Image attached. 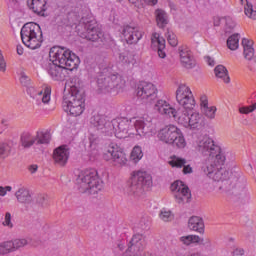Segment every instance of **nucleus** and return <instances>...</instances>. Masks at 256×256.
Here are the masks:
<instances>
[{
  "mask_svg": "<svg viewBox=\"0 0 256 256\" xmlns=\"http://www.w3.org/2000/svg\"><path fill=\"white\" fill-rule=\"evenodd\" d=\"M188 227L191 231H196L197 233H205V223L199 216H192L188 221Z\"/></svg>",
  "mask_w": 256,
  "mask_h": 256,
  "instance_id": "29",
  "label": "nucleus"
},
{
  "mask_svg": "<svg viewBox=\"0 0 256 256\" xmlns=\"http://www.w3.org/2000/svg\"><path fill=\"white\" fill-rule=\"evenodd\" d=\"M154 110L160 113V115H166V117H173L177 119V110L169 104L166 100L159 99L154 105Z\"/></svg>",
  "mask_w": 256,
  "mask_h": 256,
  "instance_id": "20",
  "label": "nucleus"
},
{
  "mask_svg": "<svg viewBox=\"0 0 256 256\" xmlns=\"http://www.w3.org/2000/svg\"><path fill=\"white\" fill-rule=\"evenodd\" d=\"M255 109H256V103H254L250 106L241 107L239 109V112L244 115H249V113H253V111H255Z\"/></svg>",
  "mask_w": 256,
  "mask_h": 256,
  "instance_id": "48",
  "label": "nucleus"
},
{
  "mask_svg": "<svg viewBox=\"0 0 256 256\" xmlns=\"http://www.w3.org/2000/svg\"><path fill=\"white\" fill-rule=\"evenodd\" d=\"M97 85L102 93H119L125 87V79L119 74H112L104 69L97 77Z\"/></svg>",
  "mask_w": 256,
  "mask_h": 256,
  "instance_id": "6",
  "label": "nucleus"
},
{
  "mask_svg": "<svg viewBox=\"0 0 256 256\" xmlns=\"http://www.w3.org/2000/svg\"><path fill=\"white\" fill-rule=\"evenodd\" d=\"M215 77L221 79L225 83H231V78L229 77V71L223 65H218L214 69Z\"/></svg>",
  "mask_w": 256,
  "mask_h": 256,
  "instance_id": "34",
  "label": "nucleus"
},
{
  "mask_svg": "<svg viewBox=\"0 0 256 256\" xmlns=\"http://www.w3.org/2000/svg\"><path fill=\"white\" fill-rule=\"evenodd\" d=\"M176 101L184 109H189L193 111L195 107V97H193V92L187 84H179L176 90Z\"/></svg>",
  "mask_w": 256,
  "mask_h": 256,
  "instance_id": "12",
  "label": "nucleus"
},
{
  "mask_svg": "<svg viewBox=\"0 0 256 256\" xmlns=\"http://www.w3.org/2000/svg\"><path fill=\"white\" fill-rule=\"evenodd\" d=\"M21 40L28 49H39L43 43V32L41 26L35 22H28L21 28Z\"/></svg>",
  "mask_w": 256,
  "mask_h": 256,
  "instance_id": "7",
  "label": "nucleus"
},
{
  "mask_svg": "<svg viewBox=\"0 0 256 256\" xmlns=\"http://www.w3.org/2000/svg\"><path fill=\"white\" fill-rule=\"evenodd\" d=\"M153 185V178L145 171H136L132 173L127 188L129 195L141 197L143 193Z\"/></svg>",
  "mask_w": 256,
  "mask_h": 256,
  "instance_id": "8",
  "label": "nucleus"
},
{
  "mask_svg": "<svg viewBox=\"0 0 256 256\" xmlns=\"http://www.w3.org/2000/svg\"><path fill=\"white\" fill-rule=\"evenodd\" d=\"M6 194H7V190H5V187L0 186V195H1L2 197H4V195H6Z\"/></svg>",
  "mask_w": 256,
  "mask_h": 256,
  "instance_id": "60",
  "label": "nucleus"
},
{
  "mask_svg": "<svg viewBox=\"0 0 256 256\" xmlns=\"http://www.w3.org/2000/svg\"><path fill=\"white\" fill-rule=\"evenodd\" d=\"M203 110V113L208 119H215V113L217 112V107H206Z\"/></svg>",
  "mask_w": 256,
  "mask_h": 256,
  "instance_id": "45",
  "label": "nucleus"
},
{
  "mask_svg": "<svg viewBox=\"0 0 256 256\" xmlns=\"http://www.w3.org/2000/svg\"><path fill=\"white\" fill-rule=\"evenodd\" d=\"M88 139L90 143V148L95 151V149H97V144L100 143L101 139H99V136H97L96 134H90Z\"/></svg>",
  "mask_w": 256,
  "mask_h": 256,
  "instance_id": "47",
  "label": "nucleus"
},
{
  "mask_svg": "<svg viewBox=\"0 0 256 256\" xmlns=\"http://www.w3.org/2000/svg\"><path fill=\"white\" fill-rule=\"evenodd\" d=\"M49 57L51 62L48 63L46 70L54 81H65L67 71L78 69L79 63H81L78 56L65 47H52Z\"/></svg>",
  "mask_w": 256,
  "mask_h": 256,
  "instance_id": "1",
  "label": "nucleus"
},
{
  "mask_svg": "<svg viewBox=\"0 0 256 256\" xmlns=\"http://www.w3.org/2000/svg\"><path fill=\"white\" fill-rule=\"evenodd\" d=\"M151 48L153 51H157L160 59H165V57H167V53H165V38L161 37L157 32L152 34Z\"/></svg>",
  "mask_w": 256,
  "mask_h": 256,
  "instance_id": "22",
  "label": "nucleus"
},
{
  "mask_svg": "<svg viewBox=\"0 0 256 256\" xmlns=\"http://www.w3.org/2000/svg\"><path fill=\"white\" fill-rule=\"evenodd\" d=\"M143 159V150L140 146H135L130 154V160L133 163H139Z\"/></svg>",
  "mask_w": 256,
  "mask_h": 256,
  "instance_id": "38",
  "label": "nucleus"
},
{
  "mask_svg": "<svg viewBox=\"0 0 256 256\" xmlns=\"http://www.w3.org/2000/svg\"><path fill=\"white\" fill-rule=\"evenodd\" d=\"M179 242L182 243V245H185L186 247H189V245L193 244L204 245L206 247L211 246V240L209 238L204 239L197 235L181 236L179 238Z\"/></svg>",
  "mask_w": 256,
  "mask_h": 256,
  "instance_id": "24",
  "label": "nucleus"
},
{
  "mask_svg": "<svg viewBox=\"0 0 256 256\" xmlns=\"http://www.w3.org/2000/svg\"><path fill=\"white\" fill-rule=\"evenodd\" d=\"M35 145H49L51 142V133L49 131H37L34 135Z\"/></svg>",
  "mask_w": 256,
  "mask_h": 256,
  "instance_id": "32",
  "label": "nucleus"
},
{
  "mask_svg": "<svg viewBox=\"0 0 256 256\" xmlns=\"http://www.w3.org/2000/svg\"><path fill=\"white\" fill-rule=\"evenodd\" d=\"M2 225H4V227H9L10 229H13V222H11V213L6 212Z\"/></svg>",
  "mask_w": 256,
  "mask_h": 256,
  "instance_id": "51",
  "label": "nucleus"
},
{
  "mask_svg": "<svg viewBox=\"0 0 256 256\" xmlns=\"http://www.w3.org/2000/svg\"><path fill=\"white\" fill-rule=\"evenodd\" d=\"M4 189L5 191H11V186H6Z\"/></svg>",
  "mask_w": 256,
  "mask_h": 256,
  "instance_id": "62",
  "label": "nucleus"
},
{
  "mask_svg": "<svg viewBox=\"0 0 256 256\" xmlns=\"http://www.w3.org/2000/svg\"><path fill=\"white\" fill-rule=\"evenodd\" d=\"M90 123L98 133L111 135L112 120L109 121L106 116L95 115L90 119Z\"/></svg>",
  "mask_w": 256,
  "mask_h": 256,
  "instance_id": "16",
  "label": "nucleus"
},
{
  "mask_svg": "<svg viewBox=\"0 0 256 256\" xmlns=\"http://www.w3.org/2000/svg\"><path fill=\"white\" fill-rule=\"evenodd\" d=\"M20 83L23 85V87L28 88L31 85V78L27 77L26 75H22L20 77Z\"/></svg>",
  "mask_w": 256,
  "mask_h": 256,
  "instance_id": "53",
  "label": "nucleus"
},
{
  "mask_svg": "<svg viewBox=\"0 0 256 256\" xmlns=\"http://www.w3.org/2000/svg\"><path fill=\"white\" fill-rule=\"evenodd\" d=\"M62 107L65 113L72 117H79L85 111V91L77 85H72L67 94H64Z\"/></svg>",
  "mask_w": 256,
  "mask_h": 256,
  "instance_id": "3",
  "label": "nucleus"
},
{
  "mask_svg": "<svg viewBox=\"0 0 256 256\" xmlns=\"http://www.w3.org/2000/svg\"><path fill=\"white\" fill-rule=\"evenodd\" d=\"M204 59L210 67H215V60L213 58H211V56H206V57H204Z\"/></svg>",
  "mask_w": 256,
  "mask_h": 256,
  "instance_id": "55",
  "label": "nucleus"
},
{
  "mask_svg": "<svg viewBox=\"0 0 256 256\" xmlns=\"http://www.w3.org/2000/svg\"><path fill=\"white\" fill-rule=\"evenodd\" d=\"M15 197L18 203H22L23 205H31V203H33V196L31 195L29 189L25 187L19 188L15 193Z\"/></svg>",
  "mask_w": 256,
  "mask_h": 256,
  "instance_id": "28",
  "label": "nucleus"
},
{
  "mask_svg": "<svg viewBox=\"0 0 256 256\" xmlns=\"http://www.w3.org/2000/svg\"><path fill=\"white\" fill-rule=\"evenodd\" d=\"M27 5L29 9L33 10V13L40 15L41 17L45 16V11H47V0H28Z\"/></svg>",
  "mask_w": 256,
  "mask_h": 256,
  "instance_id": "27",
  "label": "nucleus"
},
{
  "mask_svg": "<svg viewBox=\"0 0 256 256\" xmlns=\"http://www.w3.org/2000/svg\"><path fill=\"white\" fill-rule=\"evenodd\" d=\"M147 243L145 242V238L141 234H135L131 241L130 245L128 246L127 252L134 253L133 256L141 255V252L145 249Z\"/></svg>",
  "mask_w": 256,
  "mask_h": 256,
  "instance_id": "19",
  "label": "nucleus"
},
{
  "mask_svg": "<svg viewBox=\"0 0 256 256\" xmlns=\"http://www.w3.org/2000/svg\"><path fill=\"white\" fill-rule=\"evenodd\" d=\"M243 55L248 61H251L255 57V49L253 48V42L249 39H242Z\"/></svg>",
  "mask_w": 256,
  "mask_h": 256,
  "instance_id": "31",
  "label": "nucleus"
},
{
  "mask_svg": "<svg viewBox=\"0 0 256 256\" xmlns=\"http://www.w3.org/2000/svg\"><path fill=\"white\" fill-rule=\"evenodd\" d=\"M128 61H131V58H128Z\"/></svg>",
  "mask_w": 256,
  "mask_h": 256,
  "instance_id": "63",
  "label": "nucleus"
},
{
  "mask_svg": "<svg viewBox=\"0 0 256 256\" xmlns=\"http://www.w3.org/2000/svg\"><path fill=\"white\" fill-rule=\"evenodd\" d=\"M218 181H222L223 185L220 186V189L227 193L229 201L238 205H249L251 203V194H249L243 182L238 181L231 184L230 180H224L223 178H219Z\"/></svg>",
  "mask_w": 256,
  "mask_h": 256,
  "instance_id": "4",
  "label": "nucleus"
},
{
  "mask_svg": "<svg viewBox=\"0 0 256 256\" xmlns=\"http://www.w3.org/2000/svg\"><path fill=\"white\" fill-rule=\"evenodd\" d=\"M179 55L182 67H185V69H193V67H195V58L193 57V53L187 48V46H182L179 48Z\"/></svg>",
  "mask_w": 256,
  "mask_h": 256,
  "instance_id": "21",
  "label": "nucleus"
},
{
  "mask_svg": "<svg viewBox=\"0 0 256 256\" xmlns=\"http://www.w3.org/2000/svg\"><path fill=\"white\" fill-rule=\"evenodd\" d=\"M20 145L23 149H31L35 145V135L31 132H22L20 135Z\"/></svg>",
  "mask_w": 256,
  "mask_h": 256,
  "instance_id": "30",
  "label": "nucleus"
},
{
  "mask_svg": "<svg viewBox=\"0 0 256 256\" xmlns=\"http://www.w3.org/2000/svg\"><path fill=\"white\" fill-rule=\"evenodd\" d=\"M122 35L128 45H135L143 37V32L139 31V28L126 25L122 29Z\"/></svg>",
  "mask_w": 256,
  "mask_h": 256,
  "instance_id": "17",
  "label": "nucleus"
},
{
  "mask_svg": "<svg viewBox=\"0 0 256 256\" xmlns=\"http://www.w3.org/2000/svg\"><path fill=\"white\" fill-rule=\"evenodd\" d=\"M37 169H38L37 165H31L29 167L30 173H36Z\"/></svg>",
  "mask_w": 256,
  "mask_h": 256,
  "instance_id": "59",
  "label": "nucleus"
},
{
  "mask_svg": "<svg viewBox=\"0 0 256 256\" xmlns=\"http://www.w3.org/2000/svg\"><path fill=\"white\" fill-rule=\"evenodd\" d=\"M243 2V0H241Z\"/></svg>",
  "mask_w": 256,
  "mask_h": 256,
  "instance_id": "64",
  "label": "nucleus"
},
{
  "mask_svg": "<svg viewBox=\"0 0 256 256\" xmlns=\"http://www.w3.org/2000/svg\"><path fill=\"white\" fill-rule=\"evenodd\" d=\"M136 96L143 103H151L157 99V87L151 82L142 81L136 88Z\"/></svg>",
  "mask_w": 256,
  "mask_h": 256,
  "instance_id": "13",
  "label": "nucleus"
},
{
  "mask_svg": "<svg viewBox=\"0 0 256 256\" xmlns=\"http://www.w3.org/2000/svg\"><path fill=\"white\" fill-rule=\"evenodd\" d=\"M0 71L5 73L7 71V62H5V57H3V52L0 50Z\"/></svg>",
  "mask_w": 256,
  "mask_h": 256,
  "instance_id": "52",
  "label": "nucleus"
},
{
  "mask_svg": "<svg viewBox=\"0 0 256 256\" xmlns=\"http://www.w3.org/2000/svg\"><path fill=\"white\" fill-rule=\"evenodd\" d=\"M189 127L190 129H200V127H203V124L201 123V114L197 112H193L189 116Z\"/></svg>",
  "mask_w": 256,
  "mask_h": 256,
  "instance_id": "36",
  "label": "nucleus"
},
{
  "mask_svg": "<svg viewBox=\"0 0 256 256\" xmlns=\"http://www.w3.org/2000/svg\"><path fill=\"white\" fill-rule=\"evenodd\" d=\"M16 51L19 55H23V46L17 45Z\"/></svg>",
  "mask_w": 256,
  "mask_h": 256,
  "instance_id": "58",
  "label": "nucleus"
},
{
  "mask_svg": "<svg viewBox=\"0 0 256 256\" xmlns=\"http://www.w3.org/2000/svg\"><path fill=\"white\" fill-rule=\"evenodd\" d=\"M158 139L163 143L173 145L178 149H185V147H187V142L185 141L183 132H181V129L175 125H168L162 128L158 132Z\"/></svg>",
  "mask_w": 256,
  "mask_h": 256,
  "instance_id": "9",
  "label": "nucleus"
},
{
  "mask_svg": "<svg viewBox=\"0 0 256 256\" xmlns=\"http://www.w3.org/2000/svg\"><path fill=\"white\" fill-rule=\"evenodd\" d=\"M11 245H12V253H15L18 249H21V247H25L27 245V240L26 239H15V240H10Z\"/></svg>",
  "mask_w": 256,
  "mask_h": 256,
  "instance_id": "41",
  "label": "nucleus"
},
{
  "mask_svg": "<svg viewBox=\"0 0 256 256\" xmlns=\"http://www.w3.org/2000/svg\"><path fill=\"white\" fill-rule=\"evenodd\" d=\"M170 189L172 193H174V199L178 203H189V199H191V191L189 187H187L183 181L178 180L171 184Z\"/></svg>",
  "mask_w": 256,
  "mask_h": 256,
  "instance_id": "15",
  "label": "nucleus"
},
{
  "mask_svg": "<svg viewBox=\"0 0 256 256\" xmlns=\"http://www.w3.org/2000/svg\"><path fill=\"white\" fill-rule=\"evenodd\" d=\"M80 193H90L96 195L103 189V181L99 179V174L95 169H86L82 171L76 179Z\"/></svg>",
  "mask_w": 256,
  "mask_h": 256,
  "instance_id": "5",
  "label": "nucleus"
},
{
  "mask_svg": "<svg viewBox=\"0 0 256 256\" xmlns=\"http://www.w3.org/2000/svg\"><path fill=\"white\" fill-rule=\"evenodd\" d=\"M148 225L145 223V220H141L140 221V229H142L143 231H145V229H147Z\"/></svg>",
  "mask_w": 256,
  "mask_h": 256,
  "instance_id": "56",
  "label": "nucleus"
},
{
  "mask_svg": "<svg viewBox=\"0 0 256 256\" xmlns=\"http://www.w3.org/2000/svg\"><path fill=\"white\" fill-rule=\"evenodd\" d=\"M159 217L162 221H165L166 223L169 221H173V213L170 210L162 209Z\"/></svg>",
  "mask_w": 256,
  "mask_h": 256,
  "instance_id": "43",
  "label": "nucleus"
},
{
  "mask_svg": "<svg viewBox=\"0 0 256 256\" xmlns=\"http://www.w3.org/2000/svg\"><path fill=\"white\" fill-rule=\"evenodd\" d=\"M244 13L250 19H254V21H256V11L253 10V5L247 3V5L244 8Z\"/></svg>",
  "mask_w": 256,
  "mask_h": 256,
  "instance_id": "44",
  "label": "nucleus"
},
{
  "mask_svg": "<svg viewBox=\"0 0 256 256\" xmlns=\"http://www.w3.org/2000/svg\"><path fill=\"white\" fill-rule=\"evenodd\" d=\"M239 33L231 35L227 39V47L231 51H236V49H239Z\"/></svg>",
  "mask_w": 256,
  "mask_h": 256,
  "instance_id": "37",
  "label": "nucleus"
},
{
  "mask_svg": "<svg viewBox=\"0 0 256 256\" xmlns=\"http://www.w3.org/2000/svg\"><path fill=\"white\" fill-rule=\"evenodd\" d=\"M156 23L160 29H163L169 23V16L167 12L162 9H157L155 11Z\"/></svg>",
  "mask_w": 256,
  "mask_h": 256,
  "instance_id": "33",
  "label": "nucleus"
},
{
  "mask_svg": "<svg viewBox=\"0 0 256 256\" xmlns=\"http://www.w3.org/2000/svg\"><path fill=\"white\" fill-rule=\"evenodd\" d=\"M129 3H132V5H137L139 3V0H128Z\"/></svg>",
  "mask_w": 256,
  "mask_h": 256,
  "instance_id": "61",
  "label": "nucleus"
},
{
  "mask_svg": "<svg viewBox=\"0 0 256 256\" xmlns=\"http://www.w3.org/2000/svg\"><path fill=\"white\" fill-rule=\"evenodd\" d=\"M53 160L56 165L65 167L69 161V148L67 146H59L53 152Z\"/></svg>",
  "mask_w": 256,
  "mask_h": 256,
  "instance_id": "23",
  "label": "nucleus"
},
{
  "mask_svg": "<svg viewBox=\"0 0 256 256\" xmlns=\"http://www.w3.org/2000/svg\"><path fill=\"white\" fill-rule=\"evenodd\" d=\"M9 145L7 144H0V163L3 161V159H6V157H9Z\"/></svg>",
  "mask_w": 256,
  "mask_h": 256,
  "instance_id": "46",
  "label": "nucleus"
},
{
  "mask_svg": "<svg viewBox=\"0 0 256 256\" xmlns=\"http://www.w3.org/2000/svg\"><path fill=\"white\" fill-rule=\"evenodd\" d=\"M13 253L11 241L0 242V255H9Z\"/></svg>",
  "mask_w": 256,
  "mask_h": 256,
  "instance_id": "40",
  "label": "nucleus"
},
{
  "mask_svg": "<svg viewBox=\"0 0 256 256\" xmlns=\"http://www.w3.org/2000/svg\"><path fill=\"white\" fill-rule=\"evenodd\" d=\"M133 127L137 135H147L153 131V123L151 120H145V118L136 120L131 128Z\"/></svg>",
  "mask_w": 256,
  "mask_h": 256,
  "instance_id": "25",
  "label": "nucleus"
},
{
  "mask_svg": "<svg viewBox=\"0 0 256 256\" xmlns=\"http://www.w3.org/2000/svg\"><path fill=\"white\" fill-rule=\"evenodd\" d=\"M167 41L171 47H177L179 41L177 40V36L172 31H167L166 33Z\"/></svg>",
  "mask_w": 256,
  "mask_h": 256,
  "instance_id": "42",
  "label": "nucleus"
},
{
  "mask_svg": "<svg viewBox=\"0 0 256 256\" xmlns=\"http://www.w3.org/2000/svg\"><path fill=\"white\" fill-rule=\"evenodd\" d=\"M169 165L171 167H177L178 169H181L183 167L182 172L184 175H188L189 173H193V168L191 165L187 164V160L178 156H172L171 160L169 161Z\"/></svg>",
  "mask_w": 256,
  "mask_h": 256,
  "instance_id": "26",
  "label": "nucleus"
},
{
  "mask_svg": "<svg viewBox=\"0 0 256 256\" xmlns=\"http://www.w3.org/2000/svg\"><path fill=\"white\" fill-rule=\"evenodd\" d=\"M27 94L32 97V99H37V101H41V103H44V105H47L49 101H51V87H45L44 91H37L33 87V85H30L26 88Z\"/></svg>",
  "mask_w": 256,
  "mask_h": 256,
  "instance_id": "18",
  "label": "nucleus"
},
{
  "mask_svg": "<svg viewBox=\"0 0 256 256\" xmlns=\"http://www.w3.org/2000/svg\"><path fill=\"white\" fill-rule=\"evenodd\" d=\"M104 161H109L114 167L127 165V154L116 144L109 145L103 153Z\"/></svg>",
  "mask_w": 256,
  "mask_h": 256,
  "instance_id": "11",
  "label": "nucleus"
},
{
  "mask_svg": "<svg viewBox=\"0 0 256 256\" xmlns=\"http://www.w3.org/2000/svg\"><path fill=\"white\" fill-rule=\"evenodd\" d=\"M189 111H191L190 109H185L184 111H182L181 114L177 113L176 111V118H174L176 121H178V123L180 125H183V127H189V117L191 115V113H189Z\"/></svg>",
  "mask_w": 256,
  "mask_h": 256,
  "instance_id": "35",
  "label": "nucleus"
},
{
  "mask_svg": "<svg viewBox=\"0 0 256 256\" xmlns=\"http://www.w3.org/2000/svg\"><path fill=\"white\" fill-rule=\"evenodd\" d=\"M85 25V31L81 34L82 39L92 41V43H103V30L97 25L95 19L82 18Z\"/></svg>",
  "mask_w": 256,
  "mask_h": 256,
  "instance_id": "10",
  "label": "nucleus"
},
{
  "mask_svg": "<svg viewBox=\"0 0 256 256\" xmlns=\"http://www.w3.org/2000/svg\"><path fill=\"white\" fill-rule=\"evenodd\" d=\"M225 25H226V32L232 31V29H235L236 23L233 21V18L227 16L225 17Z\"/></svg>",
  "mask_w": 256,
  "mask_h": 256,
  "instance_id": "49",
  "label": "nucleus"
},
{
  "mask_svg": "<svg viewBox=\"0 0 256 256\" xmlns=\"http://www.w3.org/2000/svg\"><path fill=\"white\" fill-rule=\"evenodd\" d=\"M200 101H201L202 109H206L207 107H209V102L207 101V96H202L200 98Z\"/></svg>",
  "mask_w": 256,
  "mask_h": 256,
  "instance_id": "54",
  "label": "nucleus"
},
{
  "mask_svg": "<svg viewBox=\"0 0 256 256\" xmlns=\"http://www.w3.org/2000/svg\"><path fill=\"white\" fill-rule=\"evenodd\" d=\"M131 121L125 118H116L112 120L111 135H115L118 139H125L127 135H133L131 130Z\"/></svg>",
  "mask_w": 256,
  "mask_h": 256,
  "instance_id": "14",
  "label": "nucleus"
},
{
  "mask_svg": "<svg viewBox=\"0 0 256 256\" xmlns=\"http://www.w3.org/2000/svg\"><path fill=\"white\" fill-rule=\"evenodd\" d=\"M147 5H157L158 0H144Z\"/></svg>",
  "mask_w": 256,
  "mask_h": 256,
  "instance_id": "57",
  "label": "nucleus"
},
{
  "mask_svg": "<svg viewBox=\"0 0 256 256\" xmlns=\"http://www.w3.org/2000/svg\"><path fill=\"white\" fill-rule=\"evenodd\" d=\"M36 203H38V205H40L41 207H47L48 205L47 195L45 194L38 195Z\"/></svg>",
  "mask_w": 256,
  "mask_h": 256,
  "instance_id": "50",
  "label": "nucleus"
},
{
  "mask_svg": "<svg viewBox=\"0 0 256 256\" xmlns=\"http://www.w3.org/2000/svg\"><path fill=\"white\" fill-rule=\"evenodd\" d=\"M119 61L126 65H135V56H133V54L130 53H121L119 55Z\"/></svg>",
  "mask_w": 256,
  "mask_h": 256,
  "instance_id": "39",
  "label": "nucleus"
},
{
  "mask_svg": "<svg viewBox=\"0 0 256 256\" xmlns=\"http://www.w3.org/2000/svg\"><path fill=\"white\" fill-rule=\"evenodd\" d=\"M198 153H201L204 157H208L206 164L203 166V171L208 177H213V173L216 177L221 175V165L225 163V155L221 153V147L215 144V141L209 136H203L199 139L197 147Z\"/></svg>",
  "mask_w": 256,
  "mask_h": 256,
  "instance_id": "2",
  "label": "nucleus"
}]
</instances>
